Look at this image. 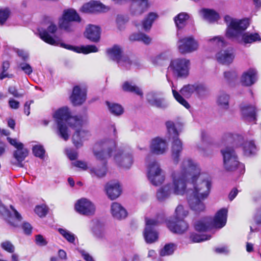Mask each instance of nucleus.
<instances>
[{"label":"nucleus","mask_w":261,"mask_h":261,"mask_svg":"<svg viewBox=\"0 0 261 261\" xmlns=\"http://www.w3.org/2000/svg\"><path fill=\"white\" fill-rule=\"evenodd\" d=\"M93 8V13L105 12L109 10L108 7L104 5L98 1H92Z\"/></svg>","instance_id":"obj_39"},{"label":"nucleus","mask_w":261,"mask_h":261,"mask_svg":"<svg viewBox=\"0 0 261 261\" xmlns=\"http://www.w3.org/2000/svg\"><path fill=\"white\" fill-rule=\"evenodd\" d=\"M131 41H138L142 42L145 44H149L151 41V38L144 33H135L129 37Z\"/></svg>","instance_id":"obj_35"},{"label":"nucleus","mask_w":261,"mask_h":261,"mask_svg":"<svg viewBox=\"0 0 261 261\" xmlns=\"http://www.w3.org/2000/svg\"><path fill=\"white\" fill-rule=\"evenodd\" d=\"M229 95L225 93H220L218 95L216 101L219 109L224 111L228 110L229 108Z\"/></svg>","instance_id":"obj_29"},{"label":"nucleus","mask_w":261,"mask_h":261,"mask_svg":"<svg viewBox=\"0 0 261 261\" xmlns=\"http://www.w3.org/2000/svg\"><path fill=\"white\" fill-rule=\"evenodd\" d=\"M57 125V135L65 141L69 139L70 132L67 124L75 129L72 136V142L76 148L81 147L83 142L90 136L89 131L84 129H80L86 124L88 118L86 115L71 116L69 109L63 107L56 111L54 115Z\"/></svg>","instance_id":"obj_2"},{"label":"nucleus","mask_w":261,"mask_h":261,"mask_svg":"<svg viewBox=\"0 0 261 261\" xmlns=\"http://www.w3.org/2000/svg\"><path fill=\"white\" fill-rule=\"evenodd\" d=\"M150 149L151 152L155 154H163L168 149V144L165 139L160 137H156L152 139Z\"/></svg>","instance_id":"obj_19"},{"label":"nucleus","mask_w":261,"mask_h":261,"mask_svg":"<svg viewBox=\"0 0 261 261\" xmlns=\"http://www.w3.org/2000/svg\"><path fill=\"white\" fill-rule=\"evenodd\" d=\"M81 18L76 11L73 9L64 10L62 17L59 20L60 29L67 32L73 31L75 29L74 22H80Z\"/></svg>","instance_id":"obj_10"},{"label":"nucleus","mask_w":261,"mask_h":261,"mask_svg":"<svg viewBox=\"0 0 261 261\" xmlns=\"http://www.w3.org/2000/svg\"><path fill=\"white\" fill-rule=\"evenodd\" d=\"M85 36L93 42H97L100 39V29L97 26L90 24L86 28Z\"/></svg>","instance_id":"obj_26"},{"label":"nucleus","mask_w":261,"mask_h":261,"mask_svg":"<svg viewBox=\"0 0 261 261\" xmlns=\"http://www.w3.org/2000/svg\"><path fill=\"white\" fill-rule=\"evenodd\" d=\"M190 61L186 58H177L171 61L168 68L167 79L168 82L173 83L169 78L170 74L177 78H186L189 74Z\"/></svg>","instance_id":"obj_7"},{"label":"nucleus","mask_w":261,"mask_h":261,"mask_svg":"<svg viewBox=\"0 0 261 261\" xmlns=\"http://www.w3.org/2000/svg\"><path fill=\"white\" fill-rule=\"evenodd\" d=\"M169 137L173 139L171 147V156L175 164L179 161L180 153L182 150V143L178 138V133L175 127L174 124L172 121L166 123Z\"/></svg>","instance_id":"obj_9"},{"label":"nucleus","mask_w":261,"mask_h":261,"mask_svg":"<svg viewBox=\"0 0 261 261\" xmlns=\"http://www.w3.org/2000/svg\"><path fill=\"white\" fill-rule=\"evenodd\" d=\"M169 229L174 233L182 234L187 230L188 224L182 219H175L174 221L169 219L166 222Z\"/></svg>","instance_id":"obj_18"},{"label":"nucleus","mask_w":261,"mask_h":261,"mask_svg":"<svg viewBox=\"0 0 261 261\" xmlns=\"http://www.w3.org/2000/svg\"><path fill=\"white\" fill-rule=\"evenodd\" d=\"M117 24L119 30H122L123 28L124 21L121 17H118L117 18Z\"/></svg>","instance_id":"obj_64"},{"label":"nucleus","mask_w":261,"mask_h":261,"mask_svg":"<svg viewBox=\"0 0 261 261\" xmlns=\"http://www.w3.org/2000/svg\"><path fill=\"white\" fill-rule=\"evenodd\" d=\"M195 92L198 95L200 98H203L208 93V89L204 85H195Z\"/></svg>","instance_id":"obj_41"},{"label":"nucleus","mask_w":261,"mask_h":261,"mask_svg":"<svg viewBox=\"0 0 261 261\" xmlns=\"http://www.w3.org/2000/svg\"><path fill=\"white\" fill-rule=\"evenodd\" d=\"M147 177L150 183L154 186L162 185L165 180L166 176L160 163L156 160L149 162L147 165Z\"/></svg>","instance_id":"obj_8"},{"label":"nucleus","mask_w":261,"mask_h":261,"mask_svg":"<svg viewBox=\"0 0 261 261\" xmlns=\"http://www.w3.org/2000/svg\"><path fill=\"white\" fill-rule=\"evenodd\" d=\"M18 67L27 74L30 75L33 72V69L31 65L27 63H21Z\"/></svg>","instance_id":"obj_49"},{"label":"nucleus","mask_w":261,"mask_h":261,"mask_svg":"<svg viewBox=\"0 0 261 261\" xmlns=\"http://www.w3.org/2000/svg\"><path fill=\"white\" fill-rule=\"evenodd\" d=\"M9 104L10 107L12 109H17L19 107V102L13 99H11L9 100Z\"/></svg>","instance_id":"obj_59"},{"label":"nucleus","mask_w":261,"mask_h":261,"mask_svg":"<svg viewBox=\"0 0 261 261\" xmlns=\"http://www.w3.org/2000/svg\"><path fill=\"white\" fill-rule=\"evenodd\" d=\"M22 228L25 233L29 234L32 232V227L31 224L27 222H24L22 224Z\"/></svg>","instance_id":"obj_55"},{"label":"nucleus","mask_w":261,"mask_h":261,"mask_svg":"<svg viewBox=\"0 0 261 261\" xmlns=\"http://www.w3.org/2000/svg\"><path fill=\"white\" fill-rule=\"evenodd\" d=\"M10 208L12 210V212L14 213V216L17 220L18 221H20L22 219V217L21 215L19 214V213L14 208V207L12 205H10Z\"/></svg>","instance_id":"obj_62"},{"label":"nucleus","mask_w":261,"mask_h":261,"mask_svg":"<svg viewBox=\"0 0 261 261\" xmlns=\"http://www.w3.org/2000/svg\"><path fill=\"white\" fill-rule=\"evenodd\" d=\"M162 216H158L155 218H146V227L144 231V237L147 243L151 244L158 239V233L154 227L163 222Z\"/></svg>","instance_id":"obj_11"},{"label":"nucleus","mask_w":261,"mask_h":261,"mask_svg":"<svg viewBox=\"0 0 261 261\" xmlns=\"http://www.w3.org/2000/svg\"><path fill=\"white\" fill-rule=\"evenodd\" d=\"M72 164L74 166L80 168L84 170H87L88 168L87 165L85 162L77 161L72 163Z\"/></svg>","instance_id":"obj_54"},{"label":"nucleus","mask_w":261,"mask_h":261,"mask_svg":"<svg viewBox=\"0 0 261 261\" xmlns=\"http://www.w3.org/2000/svg\"><path fill=\"white\" fill-rule=\"evenodd\" d=\"M256 71L253 69H250L245 72L241 78V82L244 85L250 86L253 85L256 81Z\"/></svg>","instance_id":"obj_27"},{"label":"nucleus","mask_w":261,"mask_h":261,"mask_svg":"<svg viewBox=\"0 0 261 261\" xmlns=\"http://www.w3.org/2000/svg\"><path fill=\"white\" fill-rule=\"evenodd\" d=\"M81 254L84 259L86 261H94L92 257L84 250L80 251Z\"/></svg>","instance_id":"obj_60"},{"label":"nucleus","mask_w":261,"mask_h":261,"mask_svg":"<svg viewBox=\"0 0 261 261\" xmlns=\"http://www.w3.org/2000/svg\"><path fill=\"white\" fill-rule=\"evenodd\" d=\"M199 13L204 20L209 22H215L219 18L218 13L212 9L203 8L199 10Z\"/></svg>","instance_id":"obj_28"},{"label":"nucleus","mask_w":261,"mask_h":261,"mask_svg":"<svg viewBox=\"0 0 261 261\" xmlns=\"http://www.w3.org/2000/svg\"><path fill=\"white\" fill-rule=\"evenodd\" d=\"M147 101L152 106L158 108L165 107V100L161 97V94L154 91L149 92L146 94Z\"/></svg>","instance_id":"obj_23"},{"label":"nucleus","mask_w":261,"mask_h":261,"mask_svg":"<svg viewBox=\"0 0 261 261\" xmlns=\"http://www.w3.org/2000/svg\"><path fill=\"white\" fill-rule=\"evenodd\" d=\"M171 182L158 189L156 197L161 202L169 199L172 194L183 196L187 194L191 209L199 213L205 210L203 201L209 195L211 179L208 174L201 172L199 165L192 159H184L179 170H173L170 174Z\"/></svg>","instance_id":"obj_1"},{"label":"nucleus","mask_w":261,"mask_h":261,"mask_svg":"<svg viewBox=\"0 0 261 261\" xmlns=\"http://www.w3.org/2000/svg\"><path fill=\"white\" fill-rule=\"evenodd\" d=\"M59 231L60 234L66 239L69 242L73 243L75 241V235L69 231L64 229L62 228H59Z\"/></svg>","instance_id":"obj_42"},{"label":"nucleus","mask_w":261,"mask_h":261,"mask_svg":"<svg viewBox=\"0 0 261 261\" xmlns=\"http://www.w3.org/2000/svg\"><path fill=\"white\" fill-rule=\"evenodd\" d=\"M115 146V142L112 140L103 139L98 141L94 145L93 153L95 158L103 161L100 166L90 168V173L92 176L102 177L106 175L107 172L106 160L112 155L113 148Z\"/></svg>","instance_id":"obj_4"},{"label":"nucleus","mask_w":261,"mask_h":261,"mask_svg":"<svg viewBox=\"0 0 261 261\" xmlns=\"http://www.w3.org/2000/svg\"><path fill=\"white\" fill-rule=\"evenodd\" d=\"M81 11L84 13H93V8L92 5V2H90L89 3H86L84 4L80 9Z\"/></svg>","instance_id":"obj_50"},{"label":"nucleus","mask_w":261,"mask_h":261,"mask_svg":"<svg viewBox=\"0 0 261 261\" xmlns=\"http://www.w3.org/2000/svg\"><path fill=\"white\" fill-rule=\"evenodd\" d=\"M234 53L232 49L221 50L216 55L217 61L224 65L231 63L234 58Z\"/></svg>","instance_id":"obj_21"},{"label":"nucleus","mask_w":261,"mask_h":261,"mask_svg":"<svg viewBox=\"0 0 261 261\" xmlns=\"http://www.w3.org/2000/svg\"><path fill=\"white\" fill-rule=\"evenodd\" d=\"M7 139L10 144L14 146L16 149L23 147V144L18 142L15 139H12L10 137H8Z\"/></svg>","instance_id":"obj_52"},{"label":"nucleus","mask_w":261,"mask_h":261,"mask_svg":"<svg viewBox=\"0 0 261 261\" xmlns=\"http://www.w3.org/2000/svg\"><path fill=\"white\" fill-rule=\"evenodd\" d=\"M225 78L227 81L233 80H234L237 76V74L234 71H229L227 72H225L224 73Z\"/></svg>","instance_id":"obj_51"},{"label":"nucleus","mask_w":261,"mask_h":261,"mask_svg":"<svg viewBox=\"0 0 261 261\" xmlns=\"http://www.w3.org/2000/svg\"><path fill=\"white\" fill-rule=\"evenodd\" d=\"M243 148L244 154L247 156L254 154L256 151V147L254 142L252 141L244 143Z\"/></svg>","instance_id":"obj_36"},{"label":"nucleus","mask_w":261,"mask_h":261,"mask_svg":"<svg viewBox=\"0 0 261 261\" xmlns=\"http://www.w3.org/2000/svg\"><path fill=\"white\" fill-rule=\"evenodd\" d=\"M95 209V205L90 200L85 198L79 199L75 204L76 211L87 216L93 215Z\"/></svg>","instance_id":"obj_17"},{"label":"nucleus","mask_w":261,"mask_h":261,"mask_svg":"<svg viewBox=\"0 0 261 261\" xmlns=\"http://www.w3.org/2000/svg\"><path fill=\"white\" fill-rule=\"evenodd\" d=\"M122 89L124 91L134 93L141 96H143V92L141 89L139 87L128 82H125L123 83L122 85Z\"/></svg>","instance_id":"obj_31"},{"label":"nucleus","mask_w":261,"mask_h":261,"mask_svg":"<svg viewBox=\"0 0 261 261\" xmlns=\"http://www.w3.org/2000/svg\"><path fill=\"white\" fill-rule=\"evenodd\" d=\"M190 16L189 14L186 12H181L176 16L174 20L176 26L178 29L182 28L186 24V21L189 19Z\"/></svg>","instance_id":"obj_33"},{"label":"nucleus","mask_w":261,"mask_h":261,"mask_svg":"<svg viewBox=\"0 0 261 261\" xmlns=\"http://www.w3.org/2000/svg\"><path fill=\"white\" fill-rule=\"evenodd\" d=\"M107 194L111 200L118 198L121 193V189L118 182L111 181L105 186Z\"/></svg>","instance_id":"obj_22"},{"label":"nucleus","mask_w":261,"mask_h":261,"mask_svg":"<svg viewBox=\"0 0 261 261\" xmlns=\"http://www.w3.org/2000/svg\"><path fill=\"white\" fill-rule=\"evenodd\" d=\"M32 101H27L25 104H24V113L27 115L28 116L30 113V105Z\"/></svg>","instance_id":"obj_63"},{"label":"nucleus","mask_w":261,"mask_h":261,"mask_svg":"<svg viewBox=\"0 0 261 261\" xmlns=\"http://www.w3.org/2000/svg\"><path fill=\"white\" fill-rule=\"evenodd\" d=\"M227 28L226 35L229 38H234L238 42L246 44L252 43L260 40V36L257 33H243L249 25L247 19L239 20L227 15L224 17Z\"/></svg>","instance_id":"obj_3"},{"label":"nucleus","mask_w":261,"mask_h":261,"mask_svg":"<svg viewBox=\"0 0 261 261\" xmlns=\"http://www.w3.org/2000/svg\"><path fill=\"white\" fill-rule=\"evenodd\" d=\"M86 91L85 89H81L79 86L73 88L72 94L70 99L73 105H81L86 100Z\"/></svg>","instance_id":"obj_20"},{"label":"nucleus","mask_w":261,"mask_h":261,"mask_svg":"<svg viewBox=\"0 0 261 261\" xmlns=\"http://www.w3.org/2000/svg\"><path fill=\"white\" fill-rule=\"evenodd\" d=\"M116 146L113 149L112 154L117 165L124 168H129L133 163V158L131 153L120 149L115 150Z\"/></svg>","instance_id":"obj_16"},{"label":"nucleus","mask_w":261,"mask_h":261,"mask_svg":"<svg viewBox=\"0 0 261 261\" xmlns=\"http://www.w3.org/2000/svg\"><path fill=\"white\" fill-rule=\"evenodd\" d=\"M158 15L156 13L151 12L149 13L147 17L145 19L142 23L143 28L144 30H150L152 24L154 20L157 18Z\"/></svg>","instance_id":"obj_37"},{"label":"nucleus","mask_w":261,"mask_h":261,"mask_svg":"<svg viewBox=\"0 0 261 261\" xmlns=\"http://www.w3.org/2000/svg\"><path fill=\"white\" fill-rule=\"evenodd\" d=\"M28 150L27 149L24 148L23 146L21 148H18L17 149V150L14 151L13 156L16 160L18 165L20 166H22L21 163L28 156Z\"/></svg>","instance_id":"obj_32"},{"label":"nucleus","mask_w":261,"mask_h":261,"mask_svg":"<svg viewBox=\"0 0 261 261\" xmlns=\"http://www.w3.org/2000/svg\"><path fill=\"white\" fill-rule=\"evenodd\" d=\"M106 103L109 111L114 115L119 116L123 114V108L120 105L109 101H106Z\"/></svg>","instance_id":"obj_34"},{"label":"nucleus","mask_w":261,"mask_h":261,"mask_svg":"<svg viewBox=\"0 0 261 261\" xmlns=\"http://www.w3.org/2000/svg\"><path fill=\"white\" fill-rule=\"evenodd\" d=\"M0 214L5 216H9L10 214L9 211L4 205L0 201Z\"/></svg>","instance_id":"obj_56"},{"label":"nucleus","mask_w":261,"mask_h":261,"mask_svg":"<svg viewBox=\"0 0 261 261\" xmlns=\"http://www.w3.org/2000/svg\"><path fill=\"white\" fill-rule=\"evenodd\" d=\"M33 152L35 156L40 159H43L45 154V149L41 145H36L33 147Z\"/></svg>","instance_id":"obj_44"},{"label":"nucleus","mask_w":261,"mask_h":261,"mask_svg":"<svg viewBox=\"0 0 261 261\" xmlns=\"http://www.w3.org/2000/svg\"><path fill=\"white\" fill-rule=\"evenodd\" d=\"M19 57H21L24 61L28 58V54L23 50L17 49L16 51Z\"/></svg>","instance_id":"obj_58"},{"label":"nucleus","mask_w":261,"mask_h":261,"mask_svg":"<svg viewBox=\"0 0 261 261\" xmlns=\"http://www.w3.org/2000/svg\"><path fill=\"white\" fill-rule=\"evenodd\" d=\"M57 30V25L52 21H48L45 28H39L38 29L40 38L46 43L53 45H60L67 49L73 50L78 53L87 54L90 53L98 51L97 47L94 45H88L81 47L74 46L63 43H60L58 40L53 38L49 33L54 34Z\"/></svg>","instance_id":"obj_5"},{"label":"nucleus","mask_w":261,"mask_h":261,"mask_svg":"<svg viewBox=\"0 0 261 261\" xmlns=\"http://www.w3.org/2000/svg\"><path fill=\"white\" fill-rule=\"evenodd\" d=\"M35 212L39 217H43L47 213V208L44 205H38L36 206Z\"/></svg>","instance_id":"obj_48"},{"label":"nucleus","mask_w":261,"mask_h":261,"mask_svg":"<svg viewBox=\"0 0 261 261\" xmlns=\"http://www.w3.org/2000/svg\"><path fill=\"white\" fill-rule=\"evenodd\" d=\"M1 247L9 253H13L15 250L14 246L9 241H6L1 243Z\"/></svg>","instance_id":"obj_47"},{"label":"nucleus","mask_w":261,"mask_h":261,"mask_svg":"<svg viewBox=\"0 0 261 261\" xmlns=\"http://www.w3.org/2000/svg\"><path fill=\"white\" fill-rule=\"evenodd\" d=\"M223 157V162L225 168L228 171H232L238 167L241 169L244 168L243 164H241L238 160V158L233 149L227 147L221 150Z\"/></svg>","instance_id":"obj_12"},{"label":"nucleus","mask_w":261,"mask_h":261,"mask_svg":"<svg viewBox=\"0 0 261 261\" xmlns=\"http://www.w3.org/2000/svg\"><path fill=\"white\" fill-rule=\"evenodd\" d=\"M111 213L112 216L117 220L124 219L127 216V212L125 208L121 204L116 202L112 203Z\"/></svg>","instance_id":"obj_24"},{"label":"nucleus","mask_w":261,"mask_h":261,"mask_svg":"<svg viewBox=\"0 0 261 261\" xmlns=\"http://www.w3.org/2000/svg\"><path fill=\"white\" fill-rule=\"evenodd\" d=\"M190 238L193 242L199 243L210 239L211 236L205 234L200 235L197 234H192Z\"/></svg>","instance_id":"obj_45"},{"label":"nucleus","mask_w":261,"mask_h":261,"mask_svg":"<svg viewBox=\"0 0 261 261\" xmlns=\"http://www.w3.org/2000/svg\"><path fill=\"white\" fill-rule=\"evenodd\" d=\"M208 41L210 44L215 45L217 47H222L225 45V42L223 38L220 36H216L209 39Z\"/></svg>","instance_id":"obj_43"},{"label":"nucleus","mask_w":261,"mask_h":261,"mask_svg":"<svg viewBox=\"0 0 261 261\" xmlns=\"http://www.w3.org/2000/svg\"><path fill=\"white\" fill-rule=\"evenodd\" d=\"M227 212L226 208H223L217 212L213 220L210 217H205L196 221L195 229L198 231H206L213 227L222 228L227 221Z\"/></svg>","instance_id":"obj_6"},{"label":"nucleus","mask_w":261,"mask_h":261,"mask_svg":"<svg viewBox=\"0 0 261 261\" xmlns=\"http://www.w3.org/2000/svg\"><path fill=\"white\" fill-rule=\"evenodd\" d=\"M243 117L248 121H254L256 120V111L254 106L243 103L240 106Z\"/></svg>","instance_id":"obj_25"},{"label":"nucleus","mask_w":261,"mask_h":261,"mask_svg":"<svg viewBox=\"0 0 261 261\" xmlns=\"http://www.w3.org/2000/svg\"><path fill=\"white\" fill-rule=\"evenodd\" d=\"M9 92L16 97H19L22 96L21 94H19L16 89L14 87H10L9 88Z\"/></svg>","instance_id":"obj_61"},{"label":"nucleus","mask_w":261,"mask_h":261,"mask_svg":"<svg viewBox=\"0 0 261 261\" xmlns=\"http://www.w3.org/2000/svg\"><path fill=\"white\" fill-rule=\"evenodd\" d=\"M35 241L36 243L39 246H45L47 244L46 241L40 234H38L36 236Z\"/></svg>","instance_id":"obj_53"},{"label":"nucleus","mask_w":261,"mask_h":261,"mask_svg":"<svg viewBox=\"0 0 261 261\" xmlns=\"http://www.w3.org/2000/svg\"><path fill=\"white\" fill-rule=\"evenodd\" d=\"M10 10L9 8H5L0 10V24L3 25L8 18L10 15Z\"/></svg>","instance_id":"obj_46"},{"label":"nucleus","mask_w":261,"mask_h":261,"mask_svg":"<svg viewBox=\"0 0 261 261\" xmlns=\"http://www.w3.org/2000/svg\"><path fill=\"white\" fill-rule=\"evenodd\" d=\"M177 46L180 53L186 54L196 51L199 47V43L192 36H190L179 39Z\"/></svg>","instance_id":"obj_13"},{"label":"nucleus","mask_w":261,"mask_h":261,"mask_svg":"<svg viewBox=\"0 0 261 261\" xmlns=\"http://www.w3.org/2000/svg\"><path fill=\"white\" fill-rule=\"evenodd\" d=\"M196 88L195 85H186L180 90L179 94L172 86V91L175 99L181 105L185 107L186 109L190 108V105L188 101L185 100L181 95L186 98H190L192 95L195 92Z\"/></svg>","instance_id":"obj_15"},{"label":"nucleus","mask_w":261,"mask_h":261,"mask_svg":"<svg viewBox=\"0 0 261 261\" xmlns=\"http://www.w3.org/2000/svg\"><path fill=\"white\" fill-rule=\"evenodd\" d=\"M176 248V245L173 243L166 244L161 250V256L169 255L172 254Z\"/></svg>","instance_id":"obj_40"},{"label":"nucleus","mask_w":261,"mask_h":261,"mask_svg":"<svg viewBox=\"0 0 261 261\" xmlns=\"http://www.w3.org/2000/svg\"><path fill=\"white\" fill-rule=\"evenodd\" d=\"M189 212L185 209L183 205L179 204L175 208L174 212L175 219H182L187 217L188 215Z\"/></svg>","instance_id":"obj_38"},{"label":"nucleus","mask_w":261,"mask_h":261,"mask_svg":"<svg viewBox=\"0 0 261 261\" xmlns=\"http://www.w3.org/2000/svg\"><path fill=\"white\" fill-rule=\"evenodd\" d=\"M107 54L109 57L116 61L119 66L126 69L130 68L132 64V61L127 56L122 55V49L119 46L115 45L108 49Z\"/></svg>","instance_id":"obj_14"},{"label":"nucleus","mask_w":261,"mask_h":261,"mask_svg":"<svg viewBox=\"0 0 261 261\" xmlns=\"http://www.w3.org/2000/svg\"><path fill=\"white\" fill-rule=\"evenodd\" d=\"M91 230L93 234L97 238H101L103 234V225L98 220L91 222Z\"/></svg>","instance_id":"obj_30"},{"label":"nucleus","mask_w":261,"mask_h":261,"mask_svg":"<svg viewBox=\"0 0 261 261\" xmlns=\"http://www.w3.org/2000/svg\"><path fill=\"white\" fill-rule=\"evenodd\" d=\"M67 154L71 160H74L77 158V153L76 151L71 150H67Z\"/></svg>","instance_id":"obj_57"}]
</instances>
